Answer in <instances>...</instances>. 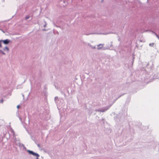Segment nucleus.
<instances>
[{
  "instance_id": "obj_1",
  "label": "nucleus",
  "mask_w": 159,
  "mask_h": 159,
  "mask_svg": "<svg viewBox=\"0 0 159 159\" xmlns=\"http://www.w3.org/2000/svg\"><path fill=\"white\" fill-rule=\"evenodd\" d=\"M28 152L30 154H32L34 156H36L37 157V159H39L38 157H39V156L38 154L35 153L32 151H31L30 150H28Z\"/></svg>"
},
{
  "instance_id": "obj_2",
  "label": "nucleus",
  "mask_w": 159,
  "mask_h": 159,
  "mask_svg": "<svg viewBox=\"0 0 159 159\" xmlns=\"http://www.w3.org/2000/svg\"><path fill=\"white\" fill-rule=\"evenodd\" d=\"M103 46V44H99L98 45V49H101L102 48Z\"/></svg>"
},
{
  "instance_id": "obj_3",
  "label": "nucleus",
  "mask_w": 159,
  "mask_h": 159,
  "mask_svg": "<svg viewBox=\"0 0 159 159\" xmlns=\"http://www.w3.org/2000/svg\"><path fill=\"white\" fill-rule=\"evenodd\" d=\"M2 41L5 44H7L9 43V40L8 39H6Z\"/></svg>"
},
{
  "instance_id": "obj_4",
  "label": "nucleus",
  "mask_w": 159,
  "mask_h": 159,
  "mask_svg": "<svg viewBox=\"0 0 159 159\" xmlns=\"http://www.w3.org/2000/svg\"><path fill=\"white\" fill-rule=\"evenodd\" d=\"M4 50H7V51H8L9 50V48L7 47H5L4 48Z\"/></svg>"
},
{
  "instance_id": "obj_5",
  "label": "nucleus",
  "mask_w": 159,
  "mask_h": 159,
  "mask_svg": "<svg viewBox=\"0 0 159 159\" xmlns=\"http://www.w3.org/2000/svg\"><path fill=\"white\" fill-rule=\"evenodd\" d=\"M154 44V43H151L149 44V46H153Z\"/></svg>"
},
{
  "instance_id": "obj_6",
  "label": "nucleus",
  "mask_w": 159,
  "mask_h": 159,
  "mask_svg": "<svg viewBox=\"0 0 159 159\" xmlns=\"http://www.w3.org/2000/svg\"><path fill=\"white\" fill-rule=\"evenodd\" d=\"M29 18V16H26L25 17V19H27Z\"/></svg>"
},
{
  "instance_id": "obj_7",
  "label": "nucleus",
  "mask_w": 159,
  "mask_h": 159,
  "mask_svg": "<svg viewBox=\"0 0 159 159\" xmlns=\"http://www.w3.org/2000/svg\"><path fill=\"white\" fill-rule=\"evenodd\" d=\"M0 52H1L3 54H5V53L2 51L0 50Z\"/></svg>"
},
{
  "instance_id": "obj_8",
  "label": "nucleus",
  "mask_w": 159,
  "mask_h": 159,
  "mask_svg": "<svg viewBox=\"0 0 159 159\" xmlns=\"http://www.w3.org/2000/svg\"><path fill=\"white\" fill-rule=\"evenodd\" d=\"M2 41H0V47H2V45H1V42H2Z\"/></svg>"
},
{
  "instance_id": "obj_9",
  "label": "nucleus",
  "mask_w": 159,
  "mask_h": 159,
  "mask_svg": "<svg viewBox=\"0 0 159 159\" xmlns=\"http://www.w3.org/2000/svg\"><path fill=\"white\" fill-rule=\"evenodd\" d=\"M17 107L18 108H19L20 107V106L19 105H18L17 106Z\"/></svg>"
},
{
  "instance_id": "obj_10",
  "label": "nucleus",
  "mask_w": 159,
  "mask_h": 159,
  "mask_svg": "<svg viewBox=\"0 0 159 159\" xmlns=\"http://www.w3.org/2000/svg\"><path fill=\"white\" fill-rule=\"evenodd\" d=\"M1 102H2V103H3V100H2L1 101Z\"/></svg>"
},
{
  "instance_id": "obj_11",
  "label": "nucleus",
  "mask_w": 159,
  "mask_h": 159,
  "mask_svg": "<svg viewBox=\"0 0 159 159\" xmlns=\"http://www.w3.org/2000/svg\"><path fill=\"white\" fill-rule=\"evenodd\" d=\"M38 146L40 147L39 145V144L38 145Z\"/></svg>"
},
{
  "instance_id": "obj_12",
  "label": "nucleus",
  "mask_w": 159,
  "mask_h": 159,
  "mask_svg": "<svg viewBox=\"0 0 159 159\" xmlns=\"http://www.w3.org/2000/svg\"><path fill=\"white\" fill-rule=\"evenodd\" d=\"M0 30H1V29H0Z\"/></svg>"
}]
</instances>
